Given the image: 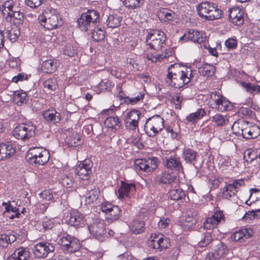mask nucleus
Instances as JSON below:
<instances>
[{
  "instance_id": "f257e3e1",
  "label": "nucleus",
  "mask_w": 260,
  "mask_h": 260,
  "mask_svg": "<svg viewBox=\"0 0 260 260\" xmlns=\"http://www.w3.org/2000/svg\"><path fill=\"white\" fill-rule=\"evenodd\" d=\"M193 77L191 67L174 63L168 67L165 81L170 86L181 89L187 87Z\"/></svg>"
},
{
  "instance_id": "f03ea898",
  "label": "nucleus",
  "mask_w": 260,
  "mask_h": 260,
  "mask_svg": "<svg viewBox=\"0 0 260 260\" xmlns=\"http://www.w3.org/2000/svg\"><path fill=\"white\" fill-rule=\"evenodd\" d=\"M38 21L41 25L47 29H52L61 26L63 22L59 12L55 9L47 8L39 15Z\"/></svg>"
},
{
  "instance_id": "7ed1b4c3",
  "label": "nucleus",
  "mask_w": 260,
  "mask_h": 260,
  "mask_svg": "<svg viewBox=\"0 0 260 260\" xmlns=\"http://www.w3.org/2000/svg\"><path fill=\"white\" fill-rule=\"evenodd\" d=\"M207 105L220 112L230 110L233 107L231 103L219 92H212L208 95Z\"/></svg>"
},
{
  "instance_id": "20e7f679",
  "label": "nucleus",
  "mask_w": 260,
  "mask_h": 260,
  "mask_svg": "<svg viewBox=\"0 0 260 260\" xmlns=\"http://www.w3.org/2000/svg\"><path fill=\"white\" fill-rule=\"evenodd\" d=\"M100 22V14L94 10H88L81 14L77 19L79 29L86 31L89 29L96 26Z\"/></svg>"
},
{
  "instance_id": "39448f33",
  "label": "nucleus",
  "mask_w": 260,
  "mask_h": 260,
  "mask_svg": "<svg viewBox=\"0 0 260 260\" xmlns=\"http://www.w3.org/2000/svg\"><path fill=\"white\" fill-rule=\"evenodd\" d=\"M26 157L28 162L31 165H44L49 161L50 153L46 149L32 147L28 151Z\"/></svg>"
},
{
  "instance_id": "423d86ee",
  "label": "nucleus",
  "mask_w": 260,
  "mask_h": 260,
  "mask_svg": "<svg viewBox=\"0 0 260 260\" xmlns=\"http://www.w3.org/2000/svg\"><path fill=\"white\" fill-rule=\"evenodd\" d=\"M164 127V120L158 115L148 118L144 124V131L149 136H156Z\"/></svg>"
},
{
  "instance_id": "0eeeda50",
  "label": "nucleus",
  "mask_w": 260,
  "mask_h": 260,
  "mask_svg": "<svg viewBox=\"0 0 260 260\" xmlns=\"http://www.w3.org/2000/svg\"><path fill=\"white\" fill-rule=\"evenodd\" d=\"M36 126L31 122L19 124L13 131V135L16 139L26 140L35 135Z\"/></svg>"
},
{
  "instance_id": "6e6552de",
  "label": "nucleus",
  "mask_w": 260,
  "mask_h": 260,
  "mask_svg": "<svg viewBox=\"0 0 260 260\" xmlns=\"http://www.w3.org/2000/svg\"><path fill=\"white\" fill-rule=\"evenodd\" d=\"M88 230L92 238L100 242L106 239V224L104 221L99 218H96L87 226Z\"/></svg>"
},
{
  "instance_id": "1a4fd4ad",
  "label": "nucleus",
  "mask_w": 260,
  "mask_h": 260,
  "mask_svg": "<svg viewBox=\"0 0 260 260\" xmlns=\"http://www.w3.org/2000/svg\"><path fill=\"white\" fill-rule=\"evenodd\" d=\"M166 41V34L160 30H156L153 33L149 34L146 39L147 44L155 50L161 49L165 45Z\"/></svg>"
},
{
  "instance_id": "9d476101",
  "label": "nucleus",
  "mask_w": 260,
  "mask_h": 260,
  "mask_svg": "<svg viewBox=\"0 0 260 260\" xmlns=\"http://www.w3.org/2000/svg\"><path fill=\"white\" fill-rule=\"evenodd\" d=\"M148 244L150 248L161 251L170 246V239L162 234H152Z\"/></svg>"
},
{
  "instance_id": "9b49d317",
  "label": "nucleus",
  "mask_w": 260,
  "mask_h": 260,
  "mask_svg": "<svg viewBox=\"0 0 260 260\" xmlns=\"http://www.w3.org/2000/svg\"><path fill=\"white\" fill-rule=\"evenodd\" d=\"M244 185L243 179H236L233 182L226 184L222 189V197L229 200L235 197L239 189Z\"/></svg>"
},
{
  "instance_id": "f8f14e48",
  "label": "nucleus",
  "mask_w": 260,
  "mask_h": 260,
  "mask_svg": "<svg viewBox=\"0 0 260 260\" xmlns=\"http://www.w3.org/2000/svg\"><path fill=\"white\" fill-rule=\"evenodd\" d=\"M206 36L205 32L197 30L190 29L186 31L179 40L181 43L190 41L194 43L200 44L206 41Z\"/></svg>"
},
{
  "instance_id": "ddd939ff",
  "label": "nucleus",
  "mask_w": 260,
  "mask_h": 260,
  "mask_svg": "<svg viewBox=\"0 0 260 260\" xmlns=\"http://www.w3.org/2000/svg\"><path fill=\"white\" fill-rule=\"evenodd\" d=\"M157 167V158L156 157L149 158L147 159H137L135 160V168L137 170L151 172Z\"/></svg>"
},
{
  "instance_id": "4468645a",
  "label": "nucleus",
  "mask_w": 260,
  "mask_h": 260,
  "mask_svg": "<svg viewBox=\"0 0 260 260\" xmlns=\"http://www.w3.org/2000/svg\"><path fill=\"white\" fill-rule=\"evenodd\" d=\"M92 162L91 160L85 159L81 161L76 166L75 169V173L82 180H88L91 174V168Z\"/></svg>"
},
{
  "instance_id": "2eb2a0df",
  "label": "nucleus",
  "mask_w": 260,
  "mask_h": 260,
  "mask_svg": "<svg viewBox=\"0 0 260 260\" xmlns=\"http://www.w3.org/2000/svg\"><path fill=\"white\" fill-rule=\"evenodd\" d=\"M141 115L140 111L136 109L127 112L124 120L125 128L128 130H135L138 126Z\"/></svg>"
},
{
  "instance_id": "dca6fc26",
  "label": "nucleus",
  "mask_w": 260,
  "mask_h": 260,
  "mask_svg": "<svg viewBox=\"0 0 260 260\" xmlns=\"http://www.w3.org/2000/svg\"><path fill=\"white\" fill-rule=\"evenodd\" d=\"M54 246L50 243L42 242L36 244L33 247V253L36 257L45 258L49 253L54 251Z\"/></svg>"
},
{
  "instance_id": "f3484780",
  "label": "nucleus",
  "mask_w": 260,
  "mask_h": 260,
  "mask_svg": "<svg viewBox=\"0 0 260 260\" xmlns=\"http://www.w3.org/2000/svg\"><path fill=\"white\" fill-rule=\"evenodd\" d=\"M225 217L223 211L215 212L211 217L208 218L204 221L203 228L206 230H211L216 228L217 225L221 222H224Z\"/></svg>"
},
{
  "instance_id": "a211bd4d",
  "label": "nucleus",
  "mask_w": 260,
  "mask_h": 260,
  "mask_svg": "<svg viewBox=\"0 0 260 260\" xmlns=\"http://www.w3.org/2000/svg\"><path fill=\"white\" fill-rule=\"evenodd\" d=\"M158 17L162 23L175 25L178 23L177 15L172 10L163 9L158 12Z\"/></svg>"
},
{
  "instance_id": "6ab92c4d",
  "label": "nucleus",
  "mask_w": 260,
  "mask_h": 260,
  "mask_svg": "<svg viewBox=\"0 0 260 260\" xmlns=\"http://www.w3.org/2000/svg\"><path fill=\"white\" fill-rule=\"evenodd\" d=\"M85 215L79 212H73L71 213L68 223L77 229L84 227L86 223Z\"/></svg>"
},
{
  "instance_id": "aec40b11",
  "label": "nucleus",
  "mask_w": 260,
  "mask_h": 260,
  "mask_svg": "<svg viewBox=\"0 0 260 260\" xmlns=\"http://www.w3.org/2000/svg\"><path fill=\"white\" fill-rule=\"evenodd\" d=\"M12 143L6 142L0 144V161H5L10 158L15 153Z\"/></svg>"
},
{
  "instance_id": "412c9836",
  "label": "nucleus",
  "mask_w": 260,
  "mask_h": 260,
  "mask_svg": "<svg viewBox=\"0 0 260 260\" xmlns=\"http://www.w3.org/2000/svg\"><path fill=\"white\" fill-rule=\"evenodd\" d=\"M165 166L168 169L173 172H181L183 171V167L180 158L176 155H173L166 158Z\"/></svg>"
},
{
  "instance_id": "4be33fe9",
  "label": "nucleus",
  "mask_w": 260,
  "mask_h": 260,
  "mask_svg": "<svg viewBox=\"0 0 260 260\" xmlns=\"http://www.w3.org/2000/svg\"><path fill=\"white\" fill-rule=\"evenodd\" d=\"M231 21L236 25H241L244 22V11L238 7L229 9Z\"/></svg>"
},
{
  "instance_id": "5701e85b",
  "label": "nucleus",
  "mask_w": 260,
  "mask_h": 260,
  "mask_svg": "<svg viewBox=\"0 0 260 260\" xmlns=\"http://www.w3.org/2000/svg\"><path fill=\"white\" fill-rule=\"evenodd\" d=\"M136 190V185L133 183L121 182V186L118 190V197L119 199L129 198Z\"/></svg>"
},
{
  "instance_id": "b1692460",
  "label": "nucleus",
  "mask_w": 260,
  "mask_h": 260,
  "mask_svg": "<svg viewBox=\"0 0 260 260\" xmlns=\"http://www.w3.org/2000/svg\"><path fill=\"white\" fill-rule=\"evenodd\" d=\"M242 133V136L245 139H254L259 135L260 128L257 125L247 121Z\"/></svg>"
},
{
  "instance_id": "393cba45",
  "label": "nucleus",
  "mask_w": 260,
  "mask_h": 260,
  "mask_svg": "<svg viewBox=\"0 0 260 260\" xmlns=\"http://www.w3.org/2000/svg\"><path fill=\"white\" fill-rule=\"evenodd\" d=\"M253 230L250 228H245L238 230L234 233L231 237L233 241L242 242L251 237L254 235Z\"/></svg>"
},
{
  "instance_id": "a878e982",
  "label": "nucleus",
  "mask_w": 260,
  "mask_h": 260,
  "mask_svg": "<svg viewBox=\"0 0 260 260\" xmlns=\"http://www.w3.org/2000/svg\"><path fill=\"white\" fill-rule=\"evenodd\" d=\"M43 116L47 122L52 124L58 123L61 120L60 114L53 109L44 111Z\"/></svg>"
},
{
  "instance_id": "bb28decb",
  "label": "nucleus",
  "mask_w": 260,
  "mask_h": 260,
  "mask_svg": "<svg viewBox=\"0 0 260 260\" xmlns=\"http://www.w3.org/2000/svg\"><path fill=\"white\" fill-rule=\"evenodd\" d=\"M213 2L205 1L201 3L197 7V11L199 16L207 20V16L209 15L210 11L213 8Z\"/></svg>"
},
{
  "instance_id": "cd10ccee",
  "label": "nucleus",
  "mask_w": 260,
  "mask_h": 260,
  "mask_svg": "<svg viewBox=\"0 0 260 260\" xmlns=\"http://www.w3.org/2000/svg\"><path fill=\"white\" fill-rule=\"evenodd\" d=\"M15 9H17V7L13 0L7 1L0 6V12L4 19L10 15Z\"/></svg>"
},
{
  "instance_id": "c85d7f7f",
  "label": "nucleus",
  "mask_w": 260,
  "mask_h": 260,
  "mask_svg": "<svg viewBox=\"0 0 260 260\" xmlns=\"http://www.w3.org/2000/svg\"><path fill=\"white\" fill-rule=\"evenodd\" d=\"M176 180V177L175 175L167 172H161L155 178L156 182L162 184H170Z\"/></svg>"
},
{
  "instance_id": "c756f323",
  "label": "nucleus",
  "mask_w": 260,
  "mask_h": 260,
  "mask_svg": "<svg viewBox=\"0 0 260 260\" xmlns=\"http://www.w3.org/2000/svg\"><path fill=\"white\" fill-rule=\"evenodd\" d=\"M5 19L7 22L13 23L15 25L20 24L22 23L24 19L23 13L17 9H15Z\"/></svg>"
},
{
  "instance_id": "7c9ffc66",
  "label": "nucleus",
  "mask_w": 260,
  "mask_h": 260,
  "mask_svg": "<svg viewBox=\"0 0 260 260\" xmlns=\"http://www.w3.org/2000/svg\"><path fill=\"white\" fill-rule=\"evenodd\" d=\"M58 64L56 60L48 59L43 61L41 69L44 73L52 74L56 71Z\"/></svg>"
},
{
  "instance_id": "2f4dec72",
  "label": "nucleus",
  "mask_w": 260,
  "mask_h": 260,
  "mask_svg": "<svg viewBox=\"0 0 260 260\" xmlns=\"http://www.w3.org/2000/svg\"><path fill=\"white\" fill-rule=\"evenodd\" d=\"M121 216V210L116 205L106 214V220L108 223H111L117 220Z\"/></svg>"
},
{
  "instance_id": "473e14b6",
  "label": "nucleus",
  "mask_w": 260,
  "mask_h": 260,
  "mask_svg": "<svg viewBox=\"0 0 260 260\" xmlns=\"http://www.w3.org/2000/svg\"><path fill=\"white\" fill-rule=\"evenodd\" d=\"M43 86L46 91L51 93L58 88L57 80L54 77L47 79L43 81Z\"/></svg>"
},
{
  "instance_id": "72a5a7b5",
  "label": "nucleus",
  "mask_w": 260,
  "mask_h": 260,
  "mask_svg": "<svg viewBox=\"0 0 260 260\" xmlns=\"http://www.w3.org/2000/svg\"><path fill=\"white\" fill-rule=\"evenodd\" d=\"M122 17L117 14H110L106 20L107 26L111 28H117L120 26Z\"/></svg>"
},
{
  "instance_id": "f704fd0d",
  "label": "nucleus",
  "mask_w": 260,
  "mask_h": 260,
  "mask_svg": "<svg viewBox=\"0 0 260 260\" xmlns=\"http://www.w3.org/2000/svg\"><path fill=\"white\" fill-rule=\"evenodd\" d=\"M66 248H64V252L66 253H74L79 250L80 247V243L78 239L72 236L71 239Z\"/></svg>"
},
{
  "instance_id": "c9c22d12",
  "label": "nucleus",
  "mask_w": 260,
  "mask_h": 260,
  "mask_svg": "<svg viewBox=\"0 0 260 260\" xmlns=\"http://www.w3.org/2000/svg\"><path fill=\"white\" fill-rule=\"evenodd\" d=\"M206 112L204 109H199L196 112L192 113L186 116V120L187 123L193 124L198 120L203 118L206 115Z\"/></svg>"
},
{
  "instance_id": "e433bc0d",
  "label": "nucleus",
  "mask_w": 260,
  "mask_h": 260,
  "mask_svg": "<svg viewBox=\"0 0 260 260\" xmlns=\"http://www.w3.org/2000/svg\"><path fill=\"white\" fill-rule=\"evenodd\" d=\"M199 73L203 76L211 77L215 71V68L214 66L205 63L198 69Z\"/></svg>"
},
{
  "instance_id": "4c0bfd02",
  "label": "nucleus",
  "mask_w": 260,
  "mask_h": 260,
  "mask_svg": "<svg viewBox=\"0 0 260 260\" xmlns=\"http://www.w3.org/2000/svg\"><path fill=\"white\" fill-rule=\"evenodd\" d=\"M123 5L131 10H138L144 4V0H121Z\"/></svg>"
},
{
  "instance_id": "58836bf2",
  "label": "nucleus",
  "mask_w": 260,
  "mask_h": 260,
  "mask_svg": "<svg viewBox=\"0 0 260 260\" xmlns=\"http://www.w3.org/2000/svg\"><path fill=\"white\" fill-rule=\"evenodd\" d=\"M105 123L108 127L114 131L119 129L121 126V122L118 117H109L106 119Z\"/></svg>"
},
{
  "instance_id": "ea45409f",
  "label": "nucleus",
  "mask_w": 260,
  "mask_h": 260,
  "mask_svg": "<svg viewBox=\"0 0 260 260\" xmlns=\"http://www.w3.org/2000/svg\"><path fill=\"white\" fill-rule=\"evenodd\" d=\"M144 222L142 220L135 219L132 222L129 227L131 231L135 234L142 233L144 230Z\"/></svg>"
},
{
  "instance_id": "a19ab883",
  "label": "nucleus",
  "mask_w": 260,
  "mask_h": 260,
  "mask_svg": "<svg viewBox=\"0 0 260 260\" xmlns=\"http://www.w3.org/2000/svg\"><path fill=\"white\" fill-rule=\"evenodd\" d=\"M26 92L17 90L14 92V101L18 106L26 104L27 101Z\"/></svg>"
},
{
  "instance_id": "79ce46f5",
  "label": "nucleus",
  "mask_w": 260,
  "mask_h": 260,
  "mask_svg": "<svg viewBox=\"0 0 260 260\" xmlns=\"http://www.w3.org/2000/svg\"><path fill=\"white\" fill-rule=\"evenodd\" d=\"M197 155V153L196 151L190 148H186L183 150L182 157L186 162L192 164L196 160Z\"/></svg>"
},
{
  "instance_id": "37998d69",
  "label": "nucleus",
  "mask_w": 260,
  "mask_h": 260,
  "mask_svg": "<svg viewBox=\"0 0 260 260\" xmlns=\"http://www.w3.org/2000/svg\"><path fill=\"white\" fill-rule=\"evenodd\" d=\"M19 260H27L30 256V252L27 247H20L13 252Z\"/></svg>"
},
{
  "instance_id": "c03bdc74",
  "label": "nucleus",
  "mask_w": 260,
  "mask_h": 260,
  "mask_svg": "<svg viewBox=\"0 0 260 260\" xmlns=\"http://www.w3.org/2000/svg\"><path fill=\"white\" fill-rule=\"evenodd\" d=\"M241 85L245 88L246 91L253 95L260 93V86L257 84L242 81Z\"/></svg>"
},
{
  "instance_id": "a18cd8bd",
  "label": "nucleus",
  "mask_w": 260,
  "mask_h": 260,
  "mask_svg": "<svg viewBox=\"0 0 260 260\" xmlns=\"http://www.w3.org/2000/svg\"><path fill=\"white\" fill-rule=\"evenodd\" d=\"M213 8L209 15L207 16V20H213L219 19L222 15V11L220 9L216 4L213 3Z\"/></svg>"
},
{
  "instance_id": "49530a36",
  "label": "nucleus",
  "mask_w": 260,
  "mask_h": 260,
  "mask_svg": "<svg viewBox=\"0 0 260 260\" xmlns=\"http://www.w3.org/2000/svg\"><path fill=\"white\" fill-rule=\"evenodd\" d=\"M246 122L244 120H239L235 122L232 127L233 133L238 136L242 135V131L245 128Z\"/></svg>"
},
{
  "instance_id": "de8ad7c7",
  "label": "nucleus",
  "mask_w": 260,
  "mask_h": 260,
  "mask_svg": "<svg viewBox=\"0 0 260 260\" xmlns=\"http://www.w3.org/2000/svg\"><path fill=\"white\" fill-rule=\"evenodd\" d=\"M169 194L171 199L174 201H181L185 197V192L180 188L172 189Z\"/></svg>"
},
{
  "instance_id": "09e8293b",
  "label": "nucleus",
  "mask_w": 260,
  "mask_h": 260,
  "mask_svg": "<svg viewBox=\"0 0 260 260\" xmlns=\"http://www.w3.org/2000/svg\"><path fill=\"white\" fill-rule=\"evenodd\" d=\"M212 241L210 233H206L198 238V245L199 247H204L209 245Z\"/></svg>"
},
{
  "instance_id": "8fccbe9b",
  "label": "nucleus",
  "mask_w": 260,
  "mask_h": 260,
  "mask_svg": "<svg viewBox=\"0 0 260 260\" xmlns=\"http://www.w3.org/2000/svg\"><path fill=\"white\" fill-rule=\"evenodd\" d=\"M54 226V223L53 219H48L47 218L43 219L42 221L38 225L39 230L40 231H46L51 230Z\"/></svg>"
},
{
  "instance_id": "3c124183",
  "label": "nucleus",
  "mask_w": 260,
  "mask_h": 260,
  "mask_svg": "<svg viewBox=\"0 0 260 260\" xmlns=\"http://www.w3.org/2000/svg\"><path fill=\"white\" fill-rule=\"evenodd\" d=\"M100 191L97 188H93L90 190L86 196V202L90 204L96 201L98 199Z\"/></svg>"
},
{
  "instance_id": "603ef678",
  "label": "nucleus",
  "mask_w": 260,
  "mask_h": 260,
  "mask_svg": "<svg viewBox=\"0 0 260 260\" xmlns=\"http://www.w3.org/2000/svg\"><path fill=\"white\" fill-rule=\"evenodd\" d=\"M114 83L108 79H103L98 84L100 92L109 91L114 87Z\"/></svg>"
},
{
  "instance_id": "864d4df0",
  "label": "nucleus",
  "mask_w": 260,
  "mask_h": 260,
  "mask_svg": "<svg viewBox=\"0 0 260 260\" xmlns=\"http://www.w3.org/2000/svg\"><path fill=\"white\" fill-rule=\"evenodd\" d=\"M19 35L20 31L16 26H13L7 31V38L11 42H16Z\"/></svg>"
},
{
  "instance_id": "5fc2aeb1",
  "label": "nucleus",
  "mask_w": 260,
  "mask_h": 260,
  "mask_svg": "<svg viewBox=\"0 0 260 260\" xmlns=\"http://www.w3.org/2000/svg\"><path fill=\"white\" fill-rule=\"evenodd\" d=\"M214 125L217 126H222L225 124L226 117L221 114H216L211 118Z\"/></svg>"
},
{
  "instance_id": "6e6d98bb",
  "label": "nucleus",
  "mask_w": 260,
  "mask_h": 260,
  "mask_svg": "<svg viewBox=\"0 0 260 260\" xmlns=\"http://www.w3.org/2000/svg\"><path fill=\"white\" fill-rule=\"evenodd\" d=\"M250 195L249 197V200L251 199L252 202L250 204L248 203V200L245 202V203L250 205L252 202H255L257 200H260V189L258 188H251L249 190Z\"/></svg>"
},
{
  "instance_id": "4d7b16f0",
  "label": "nucleus",
  "mask_w": 260,
  "mask_h": 260,
  "mask_svg": "<svg viewBox=\"0 0 260 260\" xmlns=\"http://www.w3.org/2000/svg\"><path fill=\"white\" fill-rule=\"evenodd\" d=\"M80 138L77 134L73 135L67 139L66 142L69 147H75L80 144Z\"/></svg>"
},
{
  "instance_id": "13d9d810",
  "label": "nucleus",
  "mask_w": 260,
  "mask_h": 260,
  "mask_svg": "<svg viewBox=\"0 0 260 260\" xmlns=\"http://www.w3.org/2000/svg\"><path fill=\"white\" fill-rule=\"evenodd\" d=\"M144 97V93L143 92H137L135 94V96L130 98H126V101H124L125 102H128L132 105H135L138 102L143 100Z\"/></svg>"
},
{
  "instance_id": "bf43d9fd",
  "label": "nucleus",
  "mask_w": 260,
  "mask_h": 260,
  "mask_svg": "<svg viewBox=\"0 0 260 260\" xmlns=\"http://www.w3.org/2000/svg\"><path fill=\"white\" fill-rule=\"evenodd\" d=\"M105 32L101 28H96L92 32V38L96 42H100L105 38Z\"/></svg>"
},
{
  "instance_id": "052dcab7",
  "label": "nucleus",
  "mask_w": 260,
  "mask_h": 260,
  "mask_svg": "<svg viewBox=\"0 0 260 260\" xmlns=\"http://www.w3.org/2000/svg\"><path fill=\"white\" fill-rule=\"evenodd\" d=\"M13 203H15L14 201L12 202L9 201L8 202H3L2 203V206L5 207V212H9L10 211L15 213L20 212L19 208L14 206Z\"/></svg>"
},
{
  "instance_id": "680f3d73",
  "label": "nucleus",
  "mask_w": 260,
  "mask_h": 260,
  "mask_svg": "<svg viewBox=\"0 0 260 260\" xmlns=\"http://www.w3.org/2000/svg\"><path fill=\"white\" fill-rule=\"evenodd\" d=\"M75 179L73 176L70 174L63 176L62 178V183L67 187H70L74 184Z\"/></svg>"
},
{
  "instance_id": "e2e57ef3",
  "label": "nucleus",
  "mask_w": 260,
  "mask_h": 260,
  "mask_svg": "<svg viewBox=\"0 0 260 260\" xmlns=\"http://www.w3.org/2000/svg\"><path fill=\"white\" fill-rule=\"evenodd\" d=\"M71 237L72 236L68 234H66L62 236H58V244L61 245V249L63 251H64V248H66L68 244V242H69V240L71 239Z\"/></svg>"
},
{
  "instance_id": "0e129e2a",
  "label": "nucleus",
  "mask_w": 260,
  "mask_h": 260,
  "mask_svg": "<svg viewBox=\"0 0 260 260\" xmlns=\"http://www.w3.org/2000/svg\"><path fill=\"white\" fill-rule=\"evenodd\" d=\"M224 45L228 50H234L237 47V40L236 38H229L225 41Z\"/></svg>"
},
{
  "instance_id": "69168bd1",
  "label": "nucleus",
  "mask_w": 260,
  "mask_h": 260,
  "mask_svg": "<svg viewBox=\"0 0 260 260\" xmlns=\"http://www.w3.org/2000/svg\"><path fill=\"white\" fill-rule=\"evenodd\" d=\"M46 0H25V4L32 9H35L42 5Z\"/></svg>"
},
{
  "instance_id": "338daca9",
  "label": "nucleus",
  "mask_w": 260,
  "mask_h": 260,
  "mask_svg": "<svg viewBox=\"0 0 260 260\" xmlns=\"http://www.w3.org/2000/svg\"><path fill=\"white\" fill-rule=\"evenodd\" d=\"M216 251L217 256L220 257L226 254L228 251L226 246L223 243H219Z\"/></svg>"
},
{
  "instance_id": "774afa93",
  "label": "nucleus",
  "mask_w": 260,
  "mask_h": 260,
  "mask_svg": "<svg viewBox=\"0 0 260 260\" xmlns=\"http://www.w3.org/2000/svg\"><path fill=\"white\" fill-rule=\"evenodd\" d=\"M64 53L70 57L73 56L76 53V50L71 44H67L64 47Z\"/></svg>"
}]
</instances>
